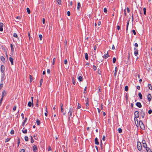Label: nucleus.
Segmentation results:
<instances>
[{
	"instance_id": "f257e3e1",
	"label": "nucleus",
	"mask_w": 152,
	"mask_h": 152,
	"mask_svg": "<svg viewBox=\"0 0 152 152\" xmlns=\"http://www.w3.org/2000/svg\"><path fill=\"white\" fill-rule=\"evenodd\" d=\"M134 120L137 121V118H138L139 116V112L138 111H136L134 112ZM138 122V121H137Z\"/></svg>"
},
{
	"instance_id": "f03ea898",
	"label": "nucleus",
	"mask_w": 152,
	"mask_h": 152,
	"mask_svg": "<svg viewBox=\"0 0 152 152\" xmlns=\"http://www.w3.org/2000/svg\"><path fill=\"white\" fill-rule=\"evenodd\" d=\"M139 124L140 128L142 130H144L145 127L144 125L141 121H140L139 122Z\"/></svg>"
},
{
	"instance_id": "7ed1b4c3",
	"label": "nucleus",
	"mask_w": 152,
	"mask_h": 152,
	"mask_svg": "<svg viewBox=\"0 0 152 152\" xmlns=\"http://www.w3.org/2000/svg\"><path fill=\"white\" fill-rule=\"evenodd\" d=\"M73 112V109L72 107H70L69 108V111L68 113L69 115V116H72Z\"/></svg>"
},
{
	"instance_id": "20e7f679",
	"label": "nucleus",
	"mask_w": 152,
	"mask_h": 152,
	"mask_svg": "<svg viewBox=\"0 0 152 152\" xmlns=\"http://www.w3.org/2000/svg\"><path fill=\"white\" fill-rule=\"evenodd\" d=\"M137 145L138 150L139 151H141L142 148V146L141 142H138Z\"/></svg>"
},
{
	"instance_id": "39448f33",
	"label": "nucleus",
	"mask_w": 152,
	"mask_h": 152,
	"mask_svg": "<svg viewBox=\"0 0 152 152\" xmlns=\"http://www.w3.org/2000/svg\"><path fill=\"white\" fill-rule=\"evenodd\" d=\"M140 115L142 118L144 117L145 115V112L142 109L140 110Z\"/></svg>"
},
{
	"instance_id": "423d86ee",
	"label": "nucleus",
	"mask_w": 152,
	"mask_h": 152,
	"mask_svg": "<svg viewBox=\"0 0 152 152\" xmlns=\"http://www.w3.org/2000/svg\"><path fill=\"white\" fill-rule=\"evenodd\" d=\"M5 67L4 65H2L1 66V72L2 73H4L5 71Z\"/></svg>"
},
{
	"instance_id": "0eeeda50",
	"label": "nucleus",
	"mask_w": 152,
	"mask_h": 152,
	"mask_svg": "<svg viewBox=\"0 0 152 152\" xmlns=\"http://www.w3.org/2000/svg\"><path fill=\"white\" fill-rule=\"evenodd\" d=\"M134 54L135 56H137L138 54V51L137 48H134Z\"/></svg>"
},
{
	"instance_id": "6e6552de",
	"label": "nucleus",
	"mask_w": 152,
	"mask_h": 152,
	"mask_svg": "<svg viewBox=\"0 0 152 152\" xmlns=\"http://www.w3.org/2000/svg\"><path fill=\"white\" fill-rule=\"evenodd\" d=\"M6 94L7 91L5 90L3 91L2 92V98H3L6 95Z\"/></svg>"
},
{
	"instance_id": "1a4fd4ad",
	"label": "nucleus",
	"mask_w": 152,
	"mask_h": 152,
	"mask_svg": "<svg viewBox=\"0 0 152 152\" xmlns=\"http://www.w3.org/2000/svg\"><path fill=\"white\" fill-rule=\"evenodd\" d=\"M136 105L139 108L142 107V105L140 102H137L136 104Z\"/></svg>"
},
{
	"instance_id": "9d476101",
	"label": "nucleus",
	"mask_w": 152,
	"mask_h": 152,
	"mask_svg": "<svg viewBox=\"0 0 152 152\" xmlns=\"http://www.w3.org/2000/svg\"><path fill=\"white\" fill-rule=\"evenodd\" d=\"M148 101L150 102L151 100V96L150 94H149L148 95Z\"/></svg>"
},
{
	"instance_id": "9b49d317",
	"label": "nucleus",
	"mask_w": 152,
	"mask_h": 152,
	"mask_svg": "<svg viewBox=\"0 0 152 152\" xmlns=\"http://www.w3.org/2000/svg\"><path fill=\"white\" fill-rule=\"evenodd\" d=\"M33 148V151L34 152H35L37 151V147L36 145H34Z\"/></svg>"
},
{
	"instance_id": "f8f14e48",
	"label": "nucleus",
	"mask_w": 152,
	"mask_h": 152,
	"mask_svg": "<svg viewBox=\"0 0 152 152\" xmlns=\"http://www.w3.org/2000/svg\"><path fill=\"white\" fill-rule=\"evenodd\" d=\"M3 24L2 23H0V31H3Z\"/></svg>"
},
{
	"instance_id": "ddd939ff",
	"label": "nucleus",
	"mask_w": 152,
	"mask_h": 152,
	"mask_svg": "<svg viewBox=\"0 0 152 152\" xmlns=\"http://www.w3.org/2000/svg\"><path fill=\"white\" fill-rule=\"evenodd\" d=\"M9 60L11 63V65H13V59L11 57H10L9 58Z\"/></svg>"
},
{
	"instance_id": "4468645a",
	"label": "nucleus",
	"mask_w": 152,
	"mask_h": 152,
	"mask_svg": "<svg viewBox=\"0 0 152 152\" xmlns=\"http://www.w3.org/2000/svg\"><path fill=\"white\" fill-rule=\"evenodd\" d=\"M22 132L23 133L26 134L27 132V130L25 128V127L23 128V129L22 130Z\"/></svg>"
},
{
	"instance_id": "2eb2a0df",
	"label": "nucleus",
	"mask_w": 152,
	"mask_h": 152,
	"mask_svg": "<svg viewBox=\"0 0 152 152\" xmlns=\"http://www.w3.org/2000/svg\"><path fill=\"white\" fill-rule=\"evenodd\" d=\"M103 56H104V58L106 59L108 57H109L110 56V55L108 54V52H107V54H105Z\"/></svg>"
},
{
	"instance_id": "dca6fc26",
	"label": "nucleus",
	"mask_w": 152,
	"mask_h": 152,
	"mask_svg": "<svg viewBox=\"0 0 152 152\" xmlns=\"http://www.w3.org/2000/svg\"><path fill=\"white\" fill-rule=\"evenodd\" d=\"M95 143L96 145L99 144V142L98 141V139L97 137L95 138Z\"/></svg>"
},
{
	"instance_id": "f3484780",
	"label": "nucleus",
	"mask_w": 152,
	"mask_h": 152,
	"mask_svg": "<svg viewBox=\"0 0 152 152\" xmlns=\"http://www.w3.org/2000/svg\"><path fill=\"white\" fill-rule=\"evenodd\" d=\"M27 120V118H25L24 120L23 121V122L22 123V126H24L25 124V123H26Z\"/></svg>"
},
{
	"instance_id": "a211bd4d",
	"label": "nucleus",
	"mask_w": 152,
	"mask_h": 152,
	"mask_svg": "<svg viewBox=\"0 0 152 152\" xmlns=\"http://www.w3.org/2000/svg\"><path fill=\"white\" fill-rule=\"evenodd\" d=\"M1 60L4 63L5 61V59L4 57L3 56H1L0 58Z\"/></svg>"
},
{
	"instance_id": "6ab92c4d",
	"label": "nucleus",
	"mask_w": 152,
	"mask_h": 152,
	"mask_svg": "<svg viewBox=\"0 0 152 152\" xmlns=\"http://www.w3.org/2000/svg\"><path fill=\"white\" fill-rule=\"evenodd\" d=\"M78 80L80 82L83 81V78L82 76H80L78 77Z\"/></svg>"
},
{
	"instance_id": "aec40b11",
	"label": "nucleus",
	"mask_w": 152,
	"mask_h": 152,
	"mask_svg": "<svg viewBox=\"0 0 152 152\" xmlns=\"http://www.w3.org/2000/svg\"><path fill=\"white\" fill-rule=\"evenodd\" d=\"M81 7V5L80 4V2H78L77 3V9L78 10H79V9Z\"/></svg>"
},
{
	"instance_id": "412c9836",
	"label": "nucleus",
	"mask_w": 152,
	"mask_h": 152,
	"mask_svg": "<svg viewBox=\"0 0 152 152\" xmlns=\"http://www.w3.org/2000/svg\"><path fill=\"white\" fill-rule=\"evenodd\" d=\"M147 152H152L151 150L150 149V148L148 147V148H146L145 149Z\"/></svg>"
},
{
	"instance_id": "4be33fe9",
	"label": "nucleus",
	"mask_w": 152,
	"mask_h": 152,
	"mask_svg": "<svg viewBox=\"0 0 152 152\" xmlns=\"http://www.w3.org/2000/svg\"><path fill=\"white\" fill-rule=\"evenodd\" d=\"M85 59L86 60H88V54L87 53H86L85 54Z\"/></svg>"
},
{
	"instance_id": "5701e85b",
	"label": "nucleus",
	"mask_w": 152,
	"mask_h": 152,
	"mask_svg": "<svg viewBox=\"0 0 152 152\" xmlns=\"http://www.w3.org/2000/svg\"><path fill=\"white\" fill-rule=\"evenodd\" d=\"M10 47H11V52H13L14 51V49L13 47L12 44H11L10 45Z\"/></svg>"
},
{
	"instance_id": "b1692460",
	"label": "nucleus",
	"mask_w": 152,
	"mask_h": 152,
	"mask_svg": "<svg viewBox=\"0 0 152 152\" xmlns=\"http://www.w3.org/2000/svg\"><path fill=\"white\" fill-rule=\"evenodd\" d=\"M148 86L150 90H152V87L151 84H148Z\"/></svg>"
},
{
	"instance_id": "393cba45",
	"label": "nucleus",
	"mask_w": 152,
	"mask_h": 152,
	"mask_svg": "<svg viewBox=\"0 0 152 152\" xmlns=\"http://www.w3.org/2000/svg\"><path fill=\"white\" fill-rule=\"evenodd\" d=\"M138 96L140 99H142V95L140 92H139L138 93Z\"/></svg>"
},
{
	"instance_id": "a878e982",
	"label": "nucleus",
	"mask_w": 152,
	"mask_h": 152,
	"mask_svg": "<svg viewBox=\"0 0 152 152\" xmlns=\"http://www.w3.org/2000/svg\"><path fill=\"white\" fill-rule=\"evenodd\" d=\"M29 78H30V82H31L33 80V77L31 75H29Z\"/></svg>"
},
{
	"instance_id": "bb28decb",
	"label": "nucleus",
	"mask_w": 152,
	"mask_h": 152,
	"mask_svg": "<svg viewBox=\"0 0 152 152\" xmlns=\"http://www.w3.org/2000/svg\"><path fill=\"white\" fill-rule=\"evenodd\" d=\"M32 105V102H31L30 101L28 103V106L30 107L31 106V105Z\"/></svg>"
},
{
	"instance_id": "cd10ccee",
	"label": "nucleus",
	"mask_w": 152,
	"mask_h": 152,
	"mask_svg": "<svg viewBox=\"0 0 152 152\" xmlns=\"http://www.w3.org/2000/svg\"><path fill=\"white\" fill-rule=\"evenodd\" d=\"M117 67L116 66L115 67V72H114V76H115L116 75V73H117Z\"/></svg>"
},
{
	"instance_id": "c85d7f7f",
	"label": "nucleus",
	"mask_w": 152,
	"mask_h": 152,
	"mask_svg": "<svg viewBox=\"0 0 152 152\" xmlns=\"http://www.w3.org/2000/svg\"><path fill=\"white\" fill-rule=\"evenodd\" d=\"M26 10H27V12H28V14H30V13L31 11H30V9L28 8H26Z\"/></svg>"
},
{
	"instance_id": "c756f323",
	"label": "nucleus",
	"mask_w": 152,
	"mask_h": 152,
	"mask_svg": "<svg viewBox=\"0 0 152 152\" xmlns=\"http://www.w3.org/2000/svg\"><path fill=\"white\" fill-rule=\"evenodd\" d=\"M143 11H144V14L145 15L146 14V9L145 8H143Z\"/></svg>"
},
{
	"instance_id": "7c9ffc66",
	"label": "nucleus",
	"mask_w": 152,
	"mask_h": 152,
	"mask_svg": "<svg viewBox=\"0 0 152 152\" xmlns=\"http://www.w3.org/2000/svg\"><path fill=\"white\" fill-rule=\"evenodd\" d=\"M36 123L38 125H39L40 124V121L38 119L37 120Z\"/></svg>"
},
{
	"instance_id": "2f4dec72",
	"label": "nucleus",
	"mask_w": 152,
	"mask_h": 152,
	"mask_svg": "<svg viewBox=\"0 0 152 152\" xmlns=\"http://www.w3.org/2000/svg\"><path fill=\"white\" fill-rule=\"evenodd\" d=\"M81 104L80 103H78L77 108L78 109H80V108H81Z\"/></svg>"
},
{
	"instance_id": "473e14b6",
	"label": "nucleus",
	"mask_w": 152,
	"mask_h": 152,
	"mask_svg": "<svg viewBox=\"0 0 152 152\" xmlns=\"http://www.w3.org/2000/svg\"><path fill=\"white\" fill-rule=\"evenodd\" d=\"M143 146L144 148H145V149L146 148H148V147H147V144L145 143H144V144H143Z\"/></svg>"
},
{
	"instance_id": "72a5a7b5",
	"label": "nucleus",
	"mask_w": 152,
	"mask_h": 152,
	"mask_svg": "<svg viewBox=\"0 0 152 152\" xmlns=\"http://www.w3.org/2000/svg\"><path fill=\"white\" fill-rule=\"evenodd\" d=\"M43 79H41V80H40V86H39V87H41V86L42 83H43Z\"/></svg>"
},
{
	"instance_id": "f704fd0d",
	"label": "nucleus",
	"mask_w": 152,
	"mask_h": 152,
	"mask_svg": "<svg viewBox=\"0 0 152 152\" xmlns=\"http://www.w3.org/2000/svg\"><path fill=\"white\" fill-rule=\"evenodd\" d=\"M118 132L120 133H121L122 132V130L121 128L118 129Z\"/></svg>"
},
{
	"instance_id": "c9c22d12",
	"label": "nucleus",
	"mask_w": 152,
	"mask_h": 152,
	"mask_svg": "<svg viewBox=\"0 0 152 152\" xmlns=\"http://www.w3.org/2000/svg\"><path fill=\"white\" fill-rule=\"evenodd\" d=\"M31 143H32L34 142V139H33V137L31 136Z\"/></svg>"
},
{
	"instance_id": "e433bc0d",
	"label": "nucleus",
	"mask_w": 152,
	"mask_h": 152,
	"mask_svg": "<svg viewBox=\"0 0 152 152\" xmlns=\"http://www.w3.org/2000/svg\"><path fill=\"white\" fill-rule=\"evenodd\" d=\"M24 139L26 141H28V138L27 136H26L24 137Z\"/></svg>"
},
{
	"instance_id": "4c0bfd02",
	"label": "nucleus",
	"mask_w": 152,
	"mask_h": 152,
	"mask_svg": "<svg viewBox=\"0 0 152 152\" xmlns=\"http://www.w3.org/2000/svg\"><path fill=\"white\" fill-rule=\"evenodd\" d=\"M4 75L3 76H2V75L1 76V82L2 83L4 80Z\"/></svg>"
},
{
	"instance_id": "58836bf2",
	"label": "nucleus",
	"mask_w": 152,
	"mask_h": 152,
	"mask_svg": "<svg viewBox=\"0 0 152 152\" xmlns=\"http://www.w3.org/2000/svg\"><path fill=\"white\" fill-rule=\"evenodd\" d=\"M124 89L126 91H128V86H125Z\"/></svg>"
},
{
	"instance_id": "ea45409f",
	"label": "nucleus",
	"mask_w": 152,
	"mask_h": 152,
	"mask_svg": "<svg viewBox=\"0 0 152 152\" xmlns=\"http://www.w3.org/2000/svg\"><path fill=\"white\" fill-rule=\"evenodd\" d=\"M58 4L60 5L61 4V0H56Z\"/></svg>"
},
{
	"instance_id": "a19ab883",
	"label": "nucleus",
	"mask_w": 152,
	"mask_h": 152,
	"mask_svg": "<svg viewBox=\"0 0 152 152\" xmlns=\"http://www.w3.org/2000/svg\"><path fill=\"white\" fill-rule=\"evenodd\" d=\"M72 83L74 85H75V81L73 77L72 78Z\"/></svg>"
},
{
	"instance_id": "79ce46f5",
	"label": "nucleus",
	"mask_w": 152,
	"mask_h": 152,
	"mask_svg": "<svg viewBox=\"0 0 152 152\" xmlns=\"http://www.w3.org/2000/svg\"><path fill=\"white\" fill-rule=\"evenodd\" d=\"M116 59L115 57H114L113 58V63H115L116 62Z\"/></svg>"
},
{
	"instance_id": "37998d69",
	"label": "nucleus",
	"mask_w": 152,
	"mask_h": 152,
	"mask_svg": "<svg viewBox=\"0 0 152 152\" xmlns=\"http://www.w3.org/2000/svg\"><path fill=\"white\" fill-rule=\"evenodd\" d=\"M39 37L40 38V40H42V36L41 34H39Z\"/></svg>"
},
{
	"instance_id": "c03bdc74",
	"label": "nucleus",
	"mask_w": 152,
	"mask_h": 152,
	"mask_svg": "<svg viewBox=\"0 0 152 152\" xmlns=\"http://www.w3.org/2000/svg\"><path fill=\"white\" fill-rule=\"evenodd\" d=\"M20 143V139L19 138H18V146H19Z\"/></svg>"
},
{
	"instance_id": "a18cd8bd",
	"label": "nucleus",
	"mask_w": 152,
	"mask_h": 152,
	"mask_svg": "<svg viewBox=\"0 0 152 152\" xmlns=\"http://www.w3.org/2000/svg\"><path fill=\"white\" fill-rule=\"evenodd\" d=\"M98 90L100 92H102L101 87L100 86H99L98 87Z\"/></svg>"
},
{
	"instance_id": "49530a36",
	"label": "nucleus",
	"mask_w": 152,
	"mask_h": 152,
	"mask_svg": "<svg viewBox=\"0 0 152 152\" xmlns=\"http://www.w3.org/2000/svg\"><path fill=\"white\" fill-rule=\"evenodd\" d=\"M93 69L94 71H95L96 70V67L94 65L93 66Z\"/></svg>"
},
{
	"instance_id": "de8ad7c7",
	"label": "nucleus",
	"mask_w": 152,
	"mask_h": 152,
	"mask_svg": "<svg viewBox=\"0 0 152 152\" xmlns=\"http://www.w3.org/2000/svg\"><path fill=\"white\" fill-rule=\"evenodd\" d=\"M88 98H87V103L86 104V107H88L89 105V103L88 102Z\"/></svg>"
},
{
	"instance_id": "09e8293b",
	"label": "nucleus",
	"mask_w": 152,
	"mask_h": 152,
	"mask_svg": "<svg viewBox=\"0 0 152 152\" xmlns=\"http://www.w3.org/2000/svg\"><path fill=\"white\" fill-rule=\"evenodd\" d=\"M13 36L15 37H18L17 34L15 33H14L13 34Z\"/></svg>"
},
{
	"instance_id": "8fccbe9b",
	"label": "nucleus",
	"mask_w": 152,
	"mask_h": 152,
	"mask_svg": "<svg viewBox=\"0 0 152 152\" xmlns=\"http://www.w3.org/2000/svg\"><path fill=\"white\" fill-rule=\"evenodd\" d=\"M14 130L13 129L10 132V134H14Z\"/></svg>"
},
{
	"instance_id": "3c124183",
	"label": "nucleus",
	"mask_w": 152,
	"mask_h": 152,
	"mask_svg": "<svg viewBox=\"0 0 152 152\" xmlns=\"http://www.w3.org/2000/svg\"><path fill=\"white\" fill-rule=\"evenodd\" d=\"M10 138H7L6 140H5V142H8L10 140Z\"/></svg>"
},
{
	"instance_id": "603ef678",
	"label": "nucleus",
	"mask_w": 152,
	"mask_h": 152,
	"mask_svg": "<svg viewBox=\"0 0 152 152\" xmlns=\"http://www.w3.org/2000/svg\"><path fill=\"white\" fill-rule=\"evenodd\" d=\"M3 86V84L1 83L0 85V90L2 88Z\"/></svg>"
},
{
	"instance_id": "864d4df0",
	"label": "nucleus",
	"mask_w": 152,
	"mask_h": 152,
	"mask_svg": "<svg viewBox=\"0 0 152 152\" xmlns=\"http://www.w3.org/2000/svg\"><path fill=\"white\" fill-rule=\"evenodd\" d=\"M104 12L105 13L107 12V10L106 8H105L104 9Z\"/></svg>"
},
{
	"instance_id": "5fc2aeb1",
	"label": "nucleus",
	"mask_w": 152,
	"mask_h": 152,
	"mask_svg": "<svg viewBox=\"0 0 152 152\" xmlns=\"http://www.w3.org/2000/svg\"><path fill=\"white\" fill-rule=\"evenodd\" d=\"M132 31V32H133V34H134V35H136V31H135V30H133Z\"/></svg>"
},
{
	"instance_id": "6e6d98bb",
	"label": "nucleus",
	"mask_w": 152,
	"mask_h": 152,
	"mask_svg": "<svg viewBox=\"0 0 152 152\" xmlns=\"http://www.w3.org/2000/svg\"><path fill=\"white\" fill-rule=\"evenodd\" d=\"M86 89H87V87L86 86L84 89V91L83 92L84 93L86 94Z\"/></svg>"
},
{
	"instance_id": "4d7b16f0",
	"label": "nucleus",
	"mask_w": 152,
	"mask_h": 152,
	"mask_svg": "<svg viewBox=\"0 0 152 152\" xmlns=\"http://www.w3.org/2000/svg\"><path fill=\"white\" fill-rule=\"evenodd\" d=\"M3 99V98H2V97L1 99H0V105H1V104L2 102V101Z\"/></svg>"
},
{
	"instance_id": "13d9d810",
	"label": "nucleus",
	"mask_w": 152,
	"mask_h": 152,
	"mask_svg": "<svg viewBox=\"0 0 152 152\" xmlns=\"http://www.w3.org/2000/svg\"><path fill=\"white\" fill-rule=\"evenodd\" d=\"M152 112V110L150 109L148 110V113L149 114H151Z\"/></svg>"
},
{
	"instance_id": "bf43d9fd",
	"label": "nucleus",
	"mask_w": 152,
	"mask_h": 152,
	"mask_svg": "<svg viewBox=\"0 0 152 152\" xmlns=\"http://www.w3.org/2000/svg\"><path fill=\"white\" fill-rule=\"evenodd\" d=\"M127 12L128 13H129L130 12V9H129V8L128 7H127Z\"/></svg>"
},
{
	"instance_id": "052dcab7",
	"label": "nucleus",
	"mask_w": 152,
	"mask_h": 152,
	"mask_svg": "<svg viewBox=\"0 0 152 152\" xmlns=\"http://www.w3.org/2000/svg\"><path fill=\"white\" fill-rule=\"evenodd\" d=\"M67 14L68 16H70V12L69 11H68L67 12Z\"/></svg>"
},
{
	"instance_id": "680f3d73",
	"label": "nucleus",
	"mask_w": 152,
	"mask_h": 152,
	"mask_svg": "<svg viewBox=\"0 0 152 152\" xmlns=\"http://www.w3.org/2000/svg\"><path fill=\"white\" fill-rule=\"evenodd\" d=\"M134 46L137 48V47L138 46V44H137V43H136L135 44H134Z\"/></svg>"
},
{
	"instance_id": "e2e57ef3",
	"label": "nucleus",
	"mask_w": 152,
	"mask_h": 152,
	"mask_svg": "<svg viewBox=\"0 0 152 152\" xmlns=\"http://www.w3.org/2000/svg\"><path fill=\"white\" fill-rule=\"evenodd\" d=\"M16 106H14L13 107V110H14V111H15L16 110Z\"/></svg>"
},
{
	"instance_id": "0e129e2a",
	"label": "nucleus",
	"mask_w": 152,
	"mask_h": 152,
	"mask_svg": "<svg viewBox=\"0 0 152 152\" xmlns=\"http://www.w3.org/2000/svg\"><path fill=\"white\" fill-rule=\"evenodd\" d=\"M67 63V61L66 59L64 61V63L65 64H66Z\"/></svg>"
},
{
	"instance_id": "69168bd1",
	"label": "nucleus",
	"mask_w": 152,
	"mask_h": 152,
	"mask_svg": "<svg viewBox=\"0 0 152 152\" xmlns=\"http://www.w3.org/2000/svg\"><path fill=\"white\" fill-rule=\"evenodd\" d=\"M48 73L49 74L50 73V71L49 69H48L47 70Z\"/></svg>"
},
{
	"instance_id": "338daca9",
	"label": "nucleus",
	"mask_w": 152,
	"mask_h": 152,
	"mask_svg": "<svg viewBox=\"0 0 152 152\" xmlns=\"http://www.w3.org/2000/svg\"><path fill=\"white\" fill-rule=\"evenodd\" d=\"M142 144H144V143H145V140H143L142 142Z\"/></svg>"
},
{
	"instance_id": "774afa93",
	"label": "nucleus",
	"mask_w": 152,
	"mask_h": 152,
	"mask_svg": "<svg viewBox=\"0 0 152 152\" xmlns=\"http://www.w3.org/2000/svg\"><path fill=\"white\" fill-rule=\"evenodd\" d=\"M20 152H25V150L24 149H22L21 150Z\"/></svg>"
}]
</instances>
